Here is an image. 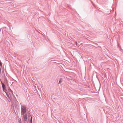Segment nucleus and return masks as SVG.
I'll return each instance as SVG.
<instances>
[{
    "mask_svg": "<svg viewBox=\"0 0 123 123\" xmlns=\"http://www.w3.org/2000/svg\"><path fill=\"white\" fill-rule=\"evenodd\" d=\"M21 110L22 115H24L25 113L26 109L25 107L23 106L21 107Z\"/></svg>",
    "mask_w": 123,
    "mask_h": 123,
    "instance_id": "nucleus-1",
    "label": "nucleus"
},
{
    "mask_svg": "<svg viewBox=\"0 0 123 123\" xmlns=\"http://www.w3.org/2000/svg\"><path fill=\"white\" fill-rule=\"evenodd\" d=\"M9 93L10 95L13 94L12 91L11 90L10 88L9 89H8Z\"/></svg>",
    "mask_w": 123,
    "mask_h": 123,
    "instance_id": "nucleus-2",
    "label": "nucleus"
},
{
    "mask_svg": "<svg viewBox=\"0 0 123 123\" xmlns=\"http://www.w3.org/2000/svg\"><path fill=\"white\" fill-rule=\"evenodd\" d=\"M24 120L25 121H26L27 120V115L26 114H25L24 117Z\"/></svg>",
    "mask_w": 123,
    "mask_h": 123,
    "instance_id": "nucleus-3",
    "label": "nucleus"
},
{
    "mask_svg": "<svg viewBox=\"0 0 123 123\" xmlns=\"http://www.w3.org/2000/svg\"><path fill=\"white\" fill-rule=\"evenodd\" d=\"M1 84H2V88H4L5 87V86L4 85V84L2 82H1Z\"/></svg>",
    "mask_w": 123,
    "mask_h": 123,
    "instance_id": "nucleus-4",
    "label": "nucleus"
},
{
    "mask_svg": "<svg viewBox=\"0 0 123 123\" xmlns=\"http://www.w3.org/2000/svg\"><path fill=\"white\" fill-rule=\"evenodd\" d=\"M3 91L5 92L6 94H7V92L6 91V89L5 87L4 88H3Z\"/></svg>",
    "mask_w": 123,
    "mask_h": 123,
    "instance_id": "nucleus-5",
    "label": "nucleus"
},
{
    "mask_svg": "<svg viewBox=\"0 0 123 123\" xmlns=\"http://www.w3.org/2000/svg\"><path fill=\"white\" fill-rule=\"evenodd\" d=\"M62 82V81L61 80H60L59 82V84H60V83H61Z\"/></svg>",
    "mask_w": 123,
    "mask_h": 123,
    "instance_id": "nucleus-6",
    "label": "nucleus"
},
{
    "mask_svg": "<svg viewBox=\"0 0 123 123\" xmlns=\"http://www.w3.org/2000/svg\"><path fill=\"white\" fill-rule=\"evenodd\" d=\"M32 117H31V123H32Z\"/></svg>",
    "mask_w": 123,
    "mask_h": 123,
    "instance_id": "nucleus-7",
    "label": "nucleus"
},
{
    "mask_svg": "<svg viewBox=\"0 0 123 123\" xmlns=\"http://www.w3.org/2000/svg\"><path fill=\"white\" fill-rule=\"evenodd\" d=\"M0 65L1 66L2 65V64L0 62Z\"/></svg>",
    "mask_w": 123,
    "mask_h": 123,
    "instance_id": "nucleus-8",
    "label": "nucleus"
}]
</instances>
